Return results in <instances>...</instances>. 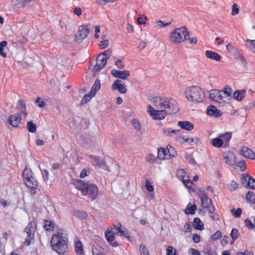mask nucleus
I'll return each mask as SVG.
<instances>
[{
  "instance_id": "1",
  "label": "nucleus",
  "mask_w": 255,
  "mask_h": 255,
  "mask_svg": "<svg viewBox=\"0 0 255 255\" xmlns=\"http://www.w3.org/2000/svg\"><path fill=\"white\" fill-rule=\"evenodd\" d=\"M152 102L155 108L166 110L168 114H175L179 110L177 102L172 98L155 96L153 98Z\"/></svg>"
},
{
  "instance_id": "2",
  "label": "nucleus",
  "mask_w": 255,
  "mask_h": 255,
  "mask_svg": "<svg viewBox=\"0 0 255 255\" xmlns=\"http://www.w3.org/2000/svg\"><path fill=\"white\" fill-rule=\"evenodd\" d=\"M68 242L67 234L60 230L56 234L52 236L51 245L54 251L58 254L63 255L68 250Z\"/></svg>"
},
{
  "instance_id": "3",
  "label": "nucleus",
  "mask_w": 255,
  "mask_h": 255,
  "mask_svg": "<svg viewBox=\"0 0 255 255\" xmlns=\"http://www.w3.org/2000/svg\"><path fill=\"white\" fill-rule=\"evenodd\" d=\"M185 95L190 102L200 103L204 101L205 95L204 90L198 86H191L186 88Z\"/></svg>"
},
{
  "instance_id": "4",
  "label": "nucleus",
  "mask_w": 255,
  "mask_h": 255,
  "mask_svg": "<svg viewBox=\"0 0 255 255\" xmlns=\"http://www.w3.org/2000/svg\"><path fill=\"white\" fill-rule=\"evenodd\" d=\"M76 188L81 191L83 195L88 196L92 200H95L98 196V188L95 184L82 182L81 185H76Z\"/></svg>"
},
{
  "instance_id": "5",
  "label": "nucleus",
  "mask_w": 255,
  "mask_h": 255,
  "mask_svg": "<svg viewBox=\"0 0 255 255\" xmlns=\"http://www.w3.org/2000/svg\"><path fill=\"white\" fill-rule=\"evenodd\" d=\"M189 32L185 26L175 29L169 35V41L174 44L184 42L187 39Z\"/></svg>"
},
{
  "instance_id": "6",
  "label": "nucleus",
  "mask_w": 255,
  "mask_h": 255,
  "mask_svg": "<svg viewBox=\"0 0 255 255\" xmlns=\"http://www.w3.org/2000/svg\"><path fill=\"white\" fill-rule=\"evenodd\" d=\"M36 229V224L34 222H30L24 229V232L26 234L24 244L30 245L31 241L34 239V234Z\"/></svg>"
},
{
  "instance_id": "7",
  "label": "nucleus",
  "mask_w": 255,
  "mask_h": 255,
  "mask_svg": "<svg viewBox=\"0 0 255 255\" xmlns=\"http://www.w3.org/2000/svg\"><path fill=\"white\" fill-rule=\"evenodd\" d=\"M147 112L153 119L156 120H162L164 119L168 112L166 110H155L151 105H148L147 108Z\"/></svg>"
},
{
  "instance_id": "8",
  "label": "nucleus",
  "mask_w": 255,
  "mask_h": 255,
  "mask_svg": "<svg viewBox=\"0 0 255 255\" xmlns=\"http://www.w3.org/2000/svg\"><path fill=\"white\" fill-rule=\"evenodd\" d=\"M210 98L211 100L220 103L227 102V96H224L222 95V92L218 90H211L210 91Z\"/></svg>"
},
{
  "instance_id": "9",
  "label": "nucleus",
  "mask_w": 255,
  "mask_h": 255,
  "mask_svg": "<svg viewBox=\"0 0 255 255\" xmlns=\"http://www.w3.org/2000/svg\"><path fill=\"white\" fill-rule=\"evenodd\" d=\"M89 30L87 26H81L77 33L75 34V40L77 43H81L88 35Z\"/></svg>"
},
{
  "instance_id": "10",
  "label": "nucleus",
  "mask_w": 255,
  "mask_h": 255,
  "mask_svg": "<svg viewBox=\"0 0 255 255\" xmlns=\"http://www.w3.org/2000/svg\"><path fill=\"white\" fill-rule=\"evenodd\" d=\"M106 63V58H103L101 54L99 55L96 59V63L92 69L95 76L104 68Z\"/></svg>"
},
{
  "instance_id": "11",
  "label": "nucleus",
  "mask_w": 255,
  "mask_h": 255,
  "mask_svg": "<svg viewBox=\"0 0 255 255\" xmlns=\"http://www.w3.org/2000/svg\"><path fill=\"white\" fill-rule=\"evenodd\" d=\"M89 158L92 159L91 163L93 166H98L99 168H102L108 170L109 172L110 171L109 167L106 164V162L103 159L93 155H89Z\"/></svg>"
},
{
  "instance_id": "12",
  "label": "nucleus",
  "mask_w": 255,
  "mask_h": 255,
  "mask_svg": "<svg viewBox=\"0 0 255 255\" xmlns=\"http://www.w3.org/2000/svg\"><path fill=\"white\" fill-rule=\"evenodd\" d=\"M21 114L16 113L10 115L8 119L7 123L14 128L19 127L21 124Z\"/></svg>"
},
{
  "instance_id": "13",
  "label": "nucleus",
  "mask_w": 255,
  "mask_h": 255,
  "mask_svg": "<svg viewBox=\"0 0 255 255\" xmlns=\"http://www.w3.org/2000/svg\"><path fill=\"white\" fill-rule=\"evenodd\" d=\"M177 176L179 179L182 180L187 187H190L192 182L189 179V176L187 175L186 172L183 169H179L177 171Z\"/></svg>"
},
{
  "instance_id": "14",
  "label": "nucleus",
  "mask_w": 255,
  "mask_h": 255,
  "mask_svg": "<svg viewBox=\"0 0 255 255\" xmlns=\"http://www.w3.org/2000/svg\"><path fill=\"white\" fill-rule=\"evenodd\" d=\"M224 159L225 160V163L231 166L235 165L237 163L236 155L233 152L230 151L224 153Z\"/></svg>"
},
{
  "instance_id": "15",
  "label": "nucleus",
  "mask_w": 255,
  "mask_h": 255,
  "mask_svg": "<svg viewBox=\"0 0 255 255\" xmlns=\"http://www.w3.org/2000/svg\"><path fill=\"white\" fill-rule=\"evenodd\" d=\"M112 88L113 90H118L122 94H125L127 91L125 84L120 80H115L112 85Z\"/></svg>"
},
{
  "instance_id": "16",
  "label": "nucleus",
  "mask_w": 255,
  "mask_h": 255,
  "mask_svg": "<svg viewBox=\"0 0 255 255\" xmlns=\"http://www.w3.org/2000/svg\"><path fill=\"white\" fill-rule=\"evenodd\" d=\"M111 73L115 78L124 80L127 79L130 76L129 72L127 70L119 71L114 69L112 70Z\"/></svg>"
},
{
  "instance_id": "17",
  "label": "nucleus",
  "mask_w": 255,
  "mask_h": 255,
  "mask_svg": "<svg viewBox=\"0 0 255 255\" xmlns=\"http://www.w3.org/2000/svg\"><path fill=\"white\" fill-rule=\"evenodd\" d=\"M25 185L31 189L30 192L32 194H35V189L38 186V182L34 177L24 181Z\"/></svg>"
},
{
  "instance_id": "18",
  "label": "nucleus",
  "mask_w": 255,
  "mask_h": 255,
  "mask_svg": "<svg viewBox=\"0 0 255 255\" xmlns=\"http://www.w3.org/2000/svg\"><path fill=\"white\" fill-rule=\"evenodd\" d=\"M243 184L246 187L255 190V179L249 175L244 176Z\"/></svg>"
},
{
  "instance_id": "19",
  "label": "nucleus",
  "mask_w": 255,
  "mask_h": 255,
  "mask_svg": "<svg viewBox=\"0 0 255 255\" xmlns=\"http://www.w3.org/2000/svg\"><path fill=\"white\" fill-rule=\"evenodd\" d=\"M240 154L246 158L255 159V153L254 151L246 146H243Z\"/></svg>"
},
{
  "instance_id": "20",
  "label": "nucleus",
  "mask_w": 255,
  "mask_h": 255,
  "mask_svg": "<svg viewBox=\"0 0 255 255\" xmlns=\"http://www.w3.org/2000/svg\"><path fill=\"white\" fill-rule=\"evenodd\" d=\"M97 143V139L94 136H88L85 139L84 146L85 148H93Z\"/></svg>"
},
{
  "instance_id": "21",
  "label": "nucleus",
  "mask_w": 255,
  "mask_h": 255,
  "mask_svg": "<svg viewBox=\"0 0 255 255\" xmlns=\"http://www.w3.org/2000/svg\"><path fill=\"white\" fill-rule=\"evenodd\" d=\"M177 125L181 128L188 131L192 130L194 128L193 125L189 121H179Z\"/></svg>"
},
{
  "instance_id": "22",
  "label": "nucleus",
  "mask_w": 255,
  "mask_h": 255,
  "mask_svg": "<svg viewBox=\"0 0 255 255\" xmlns=\"http://www.w3.org/2000/svg\"><path fill=\"white\" fill-rule=\"evenodd\" d=\"M176 140L181 144L187 142L189 144H192L193 143H196L198 141L197 138H185L184 136L179 135L176 137Z\"/></svg>"
},
{
  "instance_id": "23",
  "label": "nucleus",
  "mask_w": 255,
  "mask_h": 255,
  "mask_svg": "<svg viewBox=\"0 0 255 255\" xmlns=\"http://www.w3.org/2000/svg\"><path fill=\"white\" fill-rule=\"evenodd\" d=\"M200 197L202 202V205L203 208L207 207L209 205L212 204V200L204 192L201 193Z\"/></svg>"
},
{
  "instance_id": "24",
  "label": "nucleus",
  "mask_w": 255,
  "mask_h": 255,
  "mask_svg": "<svg viewBox=\"0 0 255 255\" xmlns=\"http://www.w3.org/2000/svg\"><path fill=\"white\" fill-rule=\"evenodd\" d=\"M220 111L218 110L214 106L210 105L207 109V114L210 116L219 117L221 116Z\"/></svg>"
},
{
  "instance_id": "25",
  "label": "nucleus",
  "mask_w": 255,
  "mask_h": 255,
  "mask_svg": "<svg viewBox=\"0 0 255 255\" xmlns=\"http://www.w3.org/2000/svg\"><path fill=\"white\" fill-rule=\"evenodd\" d=\"M162 132L166 136H172L173 134H174L177 137L180 134L181 130L172 129L171 128H163Z\"/></svg>"
},
{
  "instance_id": "26",
  "label": "nucleus",
  "mask_w": 255,
  "mask_h": 255,
  "mask_svg": "<svg viewBox=\"0 0 255 255\" xmlns=\"http://www.w3.org/2000/svg\"><path fill=\"white\" fill-rule=\"evenodd\" d=\"M205 55L208 58L216 61H220L221 58L217 53L210 50H207L205 52Z\"/></svg>"
},
{
  "instance_id": "27",
  "label": "nucleus",
  "mask_w": 255,
  "mask_h": 255,
  "mask_svg": "<svg viewBox=\"0 0 255 255\" xmlns=\"http://www.w3.org/2000/svg\"><path fill=\"white\" fill-rule=\"evenodd\" d=\"M192 224L193 227L196 230L202 231L204 229V224L199 218H195Z\"/></svg>"
},
{
  "instance_id": "28",
  "label": "nucleus",
  "mask_w": 255,
  "mask_h": 255,
  "mask_svg": "<svg viewBox=\"0 0 255 255\" xmlns=\"http://www.w3.org/2000/svg\"><path fill=\"white\" fill-rule=\"evenodd\" d=\"M167 152V159H170L177 155L175 149L171 145H167L166 147Z\"/></svg>"
},
{
  "instance_id": "29",
  "label": "nucleus",
  "mask_w": 255,
  "mask_h": 255,
  "mask_svg": "<svg viewBox=\"0 0 255 255\" xmlns=\"http://www.w3.org/2000/svg\"><path fill=\"white\" fill-rule=\"evenodd\" d=\"M245 90H236L233 93V97L237 101H241L244 98L245 95Z\"/></svg>"
},
{
  "instance_id": "30",
  "label": "nucleus",
  "mask_w": 255,
  "mask_h": 255,
  "mask_svg": "<svg viewBox=\"0 0 255 255\" xmlns=\"http://www.w3.org/2000/svg\"><path fill=\"white\" fill-rule=\"evenodd\" d=\"M100 81L99 79H97L95 81L94 85H93L91 90L90 91V92L95 96L96 93L100 90Z\"/></svg>"
},
{
  "instance_id": "31",
  "label": "nucleus",
  "mask_w": 255,
  "mask_h": 255,
  "mask_svg": "<svg viewBox=\"0 0 255 255\" xmlns=\"http://www.w3.org/2000/svg\"><path fill=\"white\" fill-rule=\"evenodd\" d=\"M196 209L197 207L196 205L194 204L192 205L190 203H189L188 204L186 209L185 210V213L186 215L194 214L195 213Z\"/></svg>"
},
{
  "instance_id": "32",
  "label": "nucleus",
  "mask_w": 255,
  "mask_h": 255,
  "mask_svg": "<svg viewBox=\"0 0 255 255\" xmlns=\"http://www.w3.org/2000/svg\"><path fill=\"white\" fill-rule=\"evenodd\" d=\"M54 226L55 223L54 221L47 220L45 221L43 227L46 231H52L53 230Z\"/></svg>"
},
{
  "instance_id": "33",
  "label": "nucleus",
  "mask_w": 255,
  "mask_h": 255,
  "mask_svg": "<svg viewBox=\"0 0 255 255\" xmlns=\"http://www.w3.org/2000/svg\"><path fill=\"white\" fill-rule=\"evenodd\" d=\"M158 158L160 159H167V149L163 148H158Z\"/></svg>"
},
{
  "instance_id": "34",
  "label": "nucleus",
  "mask_w": 255,
  "mask_h": 255,
  "mask_svg": "<svg viewBox=\"0 0 255 255\" xmlns=\"http://www.w3.org/2000/svg\"><path fill=\"white\" fill-rule=\"evenodd\" d=\"M33 173L31 169L26 167L23 172V180L24 181L28 179H29L30 178H31L33 177Z\"/></svg>"
},
{
  "instance_id": "35",
  "label": "nucleus",
  "mask_w": 255,
  "mask_h": 255,
  "mask_svg": "<svg viewBox=\"0 0 255 255\" xmlns=\"http://www.w3.org/2000/svg\"><path fill=\"white\" fill-rule=\"evenodd\" d=\"M212 145L216 147H220L223 144V140L219 137L211 139Z\"/></svg>"
},
{
  "instance_id": "36",
  "label": "nucleus",
  "mask_w": 255,
  "mask_h": 255,
  "mask_svg": "<svg viewBox=\"0 0 255 255\" xmlns=\"http://www.w3.org/2000/svg\"><path fill=\"white\" fill-rule=\"evenodd\" d=\"M105 236L107 241L111 243V242H113L114 241V239L115 238L114 234L111 231V230L108 228L105 233Z\"/></svg>"
},
{
  "instance_id": "37",
  "label": "nucleus",
  "mask_w": 255,
  "mask_h": 255,
  "mask_svg": "<svg viewBox=\"0 0 255 255\" xmlns=\"http://www.w3.org/2000/svg\"><path fill=\"white\" fill-rule=\"evenodd\" d=\"M238 58L242 63V65L244 70L247 71L248 69V64L245 57L242 54L239 53L238 56Z\"/></svg>"
},
{
  "instance_id": "38",
  "label": "nucleus",
  "mask_w": 255,
  "mask_h": 255,
  "mask_svg": "<svg viewBox=\"0 0 255 255\" xmlns=\"http://www.w3.org/2000/svg\"><path fill=\"white\" fill-rule=\"evenodd\" d=\"M75 251L79 254H82L83 253V248L80 241H78L75 243Z\"/></svg>"
},
{
  "instance_id": "39",
  "label": "nucleus",
  "mask_w": 255,
  "mask_h": 255,
  "mask_svg": "<svg viewBox=\"0 0 255 255\" xmlns=\"http://www.w3.org/2000/svg\"><path fill=\"white\" fill-rule=\"evenodd\" d=\"M222 95L224 96H227V101L229 100V97L231 96L232 93V89L229 86H226L224 88V91H221Z\"/></svg>"
},
{
  "instance_id": "40",
  "label": "nucleus",
  "mask_w": 255,
  "mask_h": 255,
  "mask_svg": "<svg viewBox=\"0 0 255 255\" xmlns=\"http://www.w3.org/2000/svg\"><path fill=\"white\" fill-rule=\"evenodd\" d=\"M246 200L249 202L255 204V194L252 191L248 192L246 196Z\"/></svg>"
},
{
  "instance_id": "41",
  "label": "nucleus",
  "mask_w": 255,
  "mask_h": 255,
  "mask_svg": "<svg viewBox=\"0 0 255 255\" xmlns=\"http://www.w3.org/2000/svg\"><path fill=\"white\" fill-rule=\"evenodd\" d=\"M27 130L31 133L34 132L36 130V125L31 121H29L27 123Z\"/></svg>"
},
{
  "instance_id": "42",
  "label": "nucleus",
  "mask_w": 255,
  "mask_h": 255,
  "mask_svg": "<svg viewBox=\"0 0 255 255\" xmlns=\"http://www.w3.org/2000/svg\"><path fill=\"white\" fill-rule=\"evenodd\" d=\"M74 215L75 216L82 219H85L87 217V213L84 211L80 210L75 211L74 212Z\"/></svg>"
},
{
  "instance_id": "43",
  "label": "nucleus",
  "mask_w": 255,
  "mask_h": 255,
  "mask_svg": "<svg viewBox=\"0 0 255 255\" xmlns=\"http://www.w3.org/2000/svg\"><path fill=\"white\" fill-rule=\"evenodd\" d=\"M233 216L235 218H239L241 216L242 210L241 208H239L237 210L235 208H233L231 211Z\"/></svg>"
},
{
  "instance_id": "44",
  "label": "nucleus",
  "mask_w": 255,
  "mask_h": 255,
  "mask_svg": "<svg viewBox=\"0 0 255 255\" xmlns=\"http://www.w3.org/2000/svg\"><path fill=\"white\" fill-rule=\"evenodd\" d=\"M230 236L233 240L232 243H233L239 237V232L238 230L237 229H233Z\"/></svg>"
},
{
  "instance_id": "45",
  "label": "nucleus",
  "mask_w": 255,
  "mask_h": 255,
  "mask_svg": "<svg viewBox=\"0 0 255 255\" xmlns=\"http://www.w3.org/2000/svg\"><path fill=\"white\" fill-rule=\"evenodd\" d=\"M140 255H150L149 251L146 246L141 244L139 246Z\"/></svg>"
},
{
  "instance_id": "46",
  "label": "nucleus",
  "mask_w": 255,
  "mask_h": 255,
  "mask_svg": "<svg viewBox=\"0 0 255 255\" xmlns=\"http://www.w3.org/2000/svg\"><path fill=\"white\" fill-rule=\"evenodd\" d=\"M239 187V184L234 180H232L231 182L228 184V188L231 191L236 190Z\"/></svg>"
},
{
  "instance_id": "47",
  "label": "nucleus",
  "mask_w": 255,
  "mask_h": 255,
  "mask_svg": "<svg viewBox=\"0 0 255 255\" xmlns=\"http://www.w3.org/2000/svg\"><path fill=\"white\" fill-rule=\"evenodd\" d=\"M220 137H223V138L222 139L227 144L231 138L232 134L231 133L228 132L224 134H221Z\"/></svg>"
},
{
  "instance_id": "48",
  "label": "nucleus",
  "mask_w": 255,
  "mask_h": 255,
  "mask_svg": "<svg viewBox=\"0 0 255 255\" xmlns=\"http://www.w3.org/2000/svg\"><path fill=\"white\" fill-rule=\"evenodd\" d=\"M106 36H103L102 37V41L101 42L100 44V47L101 49H104L109 45V40L105 39Z\"/></svg>"
},
{
  "instance_id": "49",
  "label": "nucleus",
  "mask_w": 255,
  "mask_h": 255,
  "mask_svg": "<svg viewBox=\"0 0 255 255\" xmlns=\"http://www.w3.org/2000/svg\"><path fill=\"white\" fill-rule=\"evenodd\" d=\"M19 105L22 108L21 112L24 114L25 117H26L27 115V113L26 111V105L24 101L22 100H19Z\"/></svg>"
},
{
  "instance_id": "50",
  "label": "nucleus",
  "mask_w": 255,
  "mask_h": 255,
  "mask_svg": "<svg viewBox=\"0 0 255 255\" xmlns=\"http://www.w3.org/2000/svg\"><path fill=\"white\" fill-rule=\"evenodd\" d=\"M238 167H239L241 170L244 171L246 170L247 167L245 161L244 160H240L237 162V164Z\"/></svg>"
},
{
  "instance_id": "51",
  "label": "nucleus",
  "mask_w": 255,
  "mask_h": 255,
  "mask_svg": "<svg viewBox=\"0 0 255 255\" xmlns=\"http://www.w3.org/2000/svg\"><path fill=\"white\" fill-rule=\"evenodd\" d=\"M112 50L110 49H108L106 51L102 53V54H101L102 55V57L103 58H106V61H107V59L109 58L111 55H112Z\"/></svg>"
},
{
  "instance_id": "52",
  "label": "nucleus",
  "mask_w": 255,
  "mask_h": 255,
  "mask_svg": "<svg viewBox=\"0 0 255 255\" xmlns=\"http://www.w3.org/2000/svg\"><path fill=\"white\" fill-rule=\"evenodd\" d=\"M157 158L155 156L152 154H149L146 156V160L148 162L150 163H152L156 161Z\"/></svg>"
},
{
  "instance_id": "53",
  "label": "nucleus",
  "mask_w": 255,
  "mask_h": 255,
  "mask_svg": "<svg viewBox=\"0 0 255 255\" xmlns=\"http://www.w3.org/2000/svg\"><path fill=\"white\" fill-rule=\"evenodd\" d=\"M222 233L221 231H217L215 234L211 236L212 241H217L221 237Z\"/></svg>"
},
{
  "instance_id": "54",
  "label": "nucleus",
  "mask_w": 255,
  "mask_h": 255,
  "mask_svg": "<svg viewBox=\"0 0 255 255\" xmlns=\"http://www.w3.org/2000/svg\"><path fill=\"white\" fill-rule=\"evenodd\" d=\"M239 12V8L238 7V5L236 3H234L232 7V15L238 14Z\"/></svg>"
},
{
  "instance_id": "55",
  "label": "nucleus",
  "mask_w": 255,
  "mask_h": 255,
  "mask_svg": "<svg viewBox=\"0 0 255 255\" xmlns=\"http://www.w3.org/2000/svg\"><path fill=\"white\" fill-rule=\"evenodd\" d=\"M41 173L42 175L43 179L44 181L46 182L49 179V172L46 169H43L41 170Z\"/></svg>"
},
{
  "instance_id": "56",
  "label": "nucleus",
  "mask_w": 255,
  "mask_h": 255,
  "mask_svg": "<svg viewBox=\"0 0 255 255\" xmlns=\"http://www.w3.org/2000/svg\"><path fill=\"white\" fill-rule=\"evenodd\" d=\"M203 252L205 255H215L214 253L212 251L211 249L208 247H204Z\"/></svg>"
},
{
  "instance_id": "57",
  "label": "nucleus",
  "mask_w": 255,
  "mask_h": 255,
  "mask_svg": "<svg viewBox=\"0 0 255 255\" xmlns=\"http://www.w3.org/2000/svg\"><path fill=\"white\" fill-rule=\"evenodd\" d=\"M167 255H176V250L171 246H168L166 249Z\"/></svg>"
},
{
  "instance_id": "58",
  "label": "nucleus",
  "mask_w": 255,
  "mask_h": 255,
  "mask_svg": "<svg viewBox=\"0 0 255 255\" xmlns=\"http://www.w3.org/2000/svg\"><path fill=\"white\" fill-rule=\"evenodd\" d=\"M185 157L187 162L190 164L192 165H194L196 164L195 160L191 155L186 154Z\"/></svg>"
},
{
  "instance_id": "59",
  "label": "nucleus",
  "mask_w": 255,
  "mask_h": 255,
  "mask_svg": "<svg viewBox=\"0 0 255 255\" xmlns=\"http://www.w3.org/2000/svg\"><path fill=\"white\" fill-rule=\"evenodd\" d=\"M94 96H95L89 92L88 94L84 96L82 101H85V103H87V102L89 101Z\"/></svg>"
},
{
  "instance_id": "60",
  "label": "nucleus",
  "mask_w": 255,
  "mask_h": 255,
  "mask_svg": "<svg viewBox=\"0 0 255 255\" xmlns=\"http://www.w3.org/2000/svg\"><path fill=\"white\" fill-rule=\"evenodd\" d=\"M35 103L37 104V106L41 108H44L45 105V103L39 97L37 98Z\"/></svg>"
},
{
  "instance_id": "61",
  "label": "nucleus",
  "mask_w": 255,
  "mask_h": 255,
  "mask_svg": "<svg viewBox=\"0 0 255 255\" xmlns=\"http://www.w3.org/2000/svg\"><path fill=\"white\" fill-rule=\"evenodd\" d=\"M130 122L132 126L136 130H139L140 129V126L139 123L136 120H132Z\"/></svg>"
},
{
  "instance_id": "62",
  "label": "nucleus",
  "mask_w": 255,
  "mask_h": 255,
  "mask_svg": "<svg viewBox=\"0 0 255 255\" xmlns=\"http://www.w3.org/2000/svg\"><path fill=\"white\" fill-rule=\"evenodd\" d=\"M245 225L248 227V228L249 229H254L255 228V225L251 221L248 220V219H246L245 220Z\"/></svg>"
},
{
  "instance_id": "63",
  "label": "nucleus",
  "mask_w": 255,
  "mask_h": 255,
  "mask_svg": "<svg viewBox=\"0 0 255 255\" xmlns=\"http://www.w3.org/2000/svg\"><path fill=\"white\" fill-rule=\"evenodd\" d=\"M246 42L251 43L250 46L251 50L254 53H255V40H252L250 39H247Z\"/></svg>"
},
{
  "instance_id": "64",
  "label": "nucleus",
  "mask_w": 255,
  "mask_h": 255,
  "mask_svg": "<svg viewBox=\"0 0 255 255\" xmlns=\"http://www.w3.org/2000/svg\"><path fill=\"white\" fill-rule=\"evenodd\" d=\"M90 173V170L89 169H84L81 172L80 177L81 178H84L87 176Z\"/></svg>"
}]
</instances>
